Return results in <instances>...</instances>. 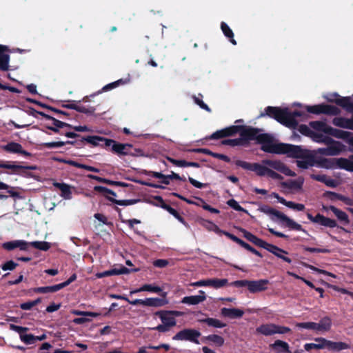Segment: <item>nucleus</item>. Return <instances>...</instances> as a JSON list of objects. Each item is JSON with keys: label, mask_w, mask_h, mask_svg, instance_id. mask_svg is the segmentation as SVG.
<instances>
[{"label": "nucleus", "mask_w": 353, "mask_h": 353, "mask_svg": "<svg viewBox=\"0 0 353 353\" xmlns=\"http://www.w3.org/2000/svg\"><path fill=\"white\" fill-rule=\"evenodd\" d=\"M239 133L241 140H234V145L241 144V141L256 140L261 143V149L267 152L277 154H285L288 157L296 158V165L299 168L308 169L310 167L331 169L332 163L327 159H319L316 151L303 150L300 146L291 144L277 143L269 135L259 134L257 130L250 128H241L232 125L221 130L216 131L211 135V139H219Z\"/></svg>", "instance_id": "nucleus-1"}, {"label": "nucleus", "mask_w": 353, "mask_h": 353, "mask_svg": "<svg viewBox=\"0 0 353 353\" xmlns=\"http://www.w3.org/2000/svg\"><path fill=\"white\" fill-rule=\"evenodd\" d=\"M316 123L327 125L324 121H312L308 125H299L298 131L316 143H323L328 145L325 148H319L318 152L327 156H336L345 150V145L330 138L329 136H332L330 133L320 130V128L316 125Z\"/></svg>", "instance_id": "nucleus-2"}, {"label": "nucleus", "mask_w": 353, "mask_h": 353, "mask_svg": "<svg viewBox=\"0 0 353 353\" xmlns=\"http://www.w3.org/2000/svg\"><path fill=\"white\" fill-rule=\"evenodd\" d=\"M265 111L267 115L275 119L279 123L290 128H294L296 126L297 123L295 117L301 115L299 112H291L288 108L281 109L280 108L268 107Z\"/></svg>", "instance_id": "nucleus-3"}, {"label": "nucleus", "mask_w": 353, "mask_h": 353, "mask_svg": "<svg viewBox=\"0 0 353 353\" xmlns=\"http://www.w3.org/2000/svg\"><path fill=\"white\" fill-rule=\"evenodd\" d=\"M270 169H274L286 176H294L296 174L280 161L265 160L262 164L254 163L253 171L261 176H268Z\"/></svg>", "instance_id": "nucleus-4"}, {"label": "nucleus", "mask_w": 353, "mask_h": 353, "mask_svg": "<svg viewBox=\"0 0 353 353\" xmlns=\"http://www.w3.org/2000/svg\"><path fill=\"white\" fill-rule=\"evenodd\" d=\"M258 210L260 211L261 212H263L268 215L270 217V219L274 221L279 220L281 222L285 223L286 226L289 227L291 229L296 230L298 231H301L303 230L302 226L300 224L297 223L296 222L287 216L283 213L272 208L263 205H261L259 208Z\"/></svg>", "instance_id": "nucleus-5"}, {"label": "nucleus", "mask_w": 353, "mask_h": 353, "mask_svg": "<svg viewBox=\"0 0 353 353\" xmlns=\"http://www.w3.org/2000/svg\"><path fill=\"white\" fill-rule=\"evenodd\" d=\"M320 128V130L329 132L333 137L345 140L352 148H353V133L334 128L329 125L316 123Z\"/></svg>", "instance_id": "nucleus-6"}, {"label": "nucleus", "mask_w": 353, "mask_h": 353, "mask_svg": "<svg viewBox=\"0 0 353 353\" xmlns=\"http://www.w3.org/2000/svg\"><path fill=\"white\" fill-rule=\"evenodd\" d=\"M291 331L290 328L274 323H265L259 326L256 332L265 336H271L275 334H284Z\"/></svg>", "instance_id": "nucleus-7"}, {"label": "nucleus", "mask_w": 353, "mask_h": 353, "mask_svg": "<svg viewBox=\"0 0 353 353\" xmlns=\"http://www.w3.org/2000/svg\"><path fill=\"white\" fill-rule=\"evenodd\" d=\"M201 332L194 329H184L176 334L172 339L175 341H189L196 344H199L198 338Z\"/></svg>", "instance_id": "nucleus-8"}, {"label": "nucleus", "mask_w": 353, "mask_h": 353, "mask_svg": "<svg viewBox=\"0 0 353 353\" xmlns=\"http://www.w3.org/2000/svg\"><path fill=\"white\" fill-rule=\"evenodd\" d=\"M306 110L310 113L316 114H326L335 115L339 113V110L336 107L325 104L307 105L306 106Z\"/></svg>", "instance_id": "nucleus-9"}, {"label": "nucleus", "mask_w": 353, "mask_h": 353, "mask_svg": "<svg viewBox=\"0 0 353 353\" xmlns=\"http://www.w3.org/2000/svg\"><path fill=\"white\" fill-rule=\"evenodd\" d=\"M228 281L226 279H208L192 283L190 285L194 287H212L214 289H219L228 284Z\"/></svg>", "instance_id": "nucleus-10"}, {"label": "nucleus", "mask_w": 353, "mask_h": 353, "mask_svg": "<svg viewBox=\"0 0 353 353\" xmlns=\"http://www.w3.org/2000/svg\"><path fill=\"white\" fill-rule=\"evenodd\" d=\"M304 179L299 177L296 179H290L281 183V187L290 192H299L302 191Z\"/></svg>", "instance_id": "nucleus-11"}, {"label": "nucleus", "mask_w": 353, "mask_h": 353, "mask_svg": "<svg viewBox=\"0 0 353 353\" xmlns=\"http://www.w3.org/2000/svg\"><path fill=\"white\" fill-rule=\"evenodd\" d=\"M305 351L309 352L312 350H323L327 347V339L323 337L314 338L312 343H307L304 345Z\"/></svg>", "instance_id": "nucleus-12"}, {"label": "nucleus", "mask_w": 353, "mask_h": 353, "mask_svg": "<svg viewBox=\"0 0 353 353\" xmlns=\"http://www.w3.org/2000/svg\"><path fill=\"white\" fill-rule=\"evenodd\" d=\"M29 246V242L23 240H14L5 242L2 244V247L7 250H12L15 248H19L20 250L26 251L28 250Z\"/></svg>", "instance_id": "nucleus-13"}, {"label": "nucleus", "mask_w": 353, "mask_h": 353, "mask_svg": "<svg viewBox=\"0 0 353 353\" xmlns=\"http://www.w3.org/2000/svg\"><path fill=\"white\" fill-rule=\"evenodd\" d=\"M262 248L270 252L277 257L283 259L284 261L288 263H290L292 262V260L285 256L288 254V252L275 245L269 244L265 242V245H264Z\"/></svg>", "instance_id": "nucleus-14"}, {"label": "nucleus", "mask_w": 353, "mask_h": 353, "mask_svg": "<svg viewBox=\"0 0 353 353\" xmlns=\"http://www.w3.org/2000/svg\"><path fill=\"white\" fill-rule=\"evenodd\" d=\"M206 299L204 291L200 290L198 295L185 296L182 299L181 303L189 305H195L203 302Z\"/></svg>", "instance_id": "nucleus-15"}, {"label": "nucleus", "mask_w": 353, "mask_h": 353, "mask_svg": "<svg viewBox=\"0 0 353 353\" xmlns=\"http://www.w3.org/2000/svg\"><path fill=\"white\" fill-rule=\"evenodd\" d=\"M332 163V166L334 164L339 168L345 170L349 172H353V155H352L348 159L345 158H339L336 159L331 162ZM334 167H332L333 168Z\"/></svg>", "instance_id": "nucleus-16"}, {"label": "nucleus", "mask_w": 353, "mask_h": 353, "mask_svg": "<svg viewBox=\"0 0 353 353\" xmlns=\"http://www.w3.org/2000/svg\"><path fill=\"white\" fill-rule=\"evenodd\" d=\"M268 284V281L266 279H261L258 281H249L248 288L250 292H259L266 290Z\"/></svg>", "instance_id": "nucleus-17"}, {"label": "nucleus", "mask_w": 353, "mask_h": 353, "mask_svg": "<svg viewBox=\"0 0 353 353\" xmlns=\"http://www.w3.org/2000/svg\"><path fill=\"white\" fill-rule=\"evenodd\" d=\"M105 146L111 147L112 150L118 154H126L125 149L128 147H131V145L119 143L112 139H108L105 140Z\"/></svg>", "instance_id": "nucleus-18"}, {"label": "nucleus", "mask_w": 353, "mask_h": 353, "mask_svg": "<svg viewBox=\"0 0 353 353\" xmlns=\"http://www.w3.org/2000/svg\"><path fill=\"white\" fill-rule=\"evenodd\" d=\"M221 314L224 317H228L230 319H240L243 316L244 311L241 309L235 307H223L221 310Z\"/></svg>", "instance_id": "nucleus-19"}, {"label": "nucleus", "mask_w": 353, "mask_h": 353, "mask_svg": "<svg viewBox=\"0 0 353 353\" xmlns=\"http://www.w3.org/2000/svg\"><path fill=\"white\" fill-rule=\"evenodd\" d=\"M10 56L8 48L0 45V70L6 71L9 69Z\"/></svg>", "instance_id": "nucleus-20"}, {"label": "nucleus", "mask_w": 353, "mask_h": 353, "mask_svg": "<svg viewBox=\"0 0 353 353\" xmlns=\"http://www.w3.org/2000/svg\"><path fill=\"white\" fill-rule=\"evenodd\" d=\"M54 185L61 191V196L65 200H70L72 198L73 187L64 183H54Z\"/></svg>", "instance_id": "nucleus-21"}, {"label": "nucleus", "mask_w": 353, "mask_h": 353, "mask_svg": "<svg viewBox=\"0 0 353 353\" xmlns=\"http://www.w3.org/2000/svg\"><path fill=\"white\" fill-rule=\"evenodd\" d=\"M94 190L97 191V192L103 193L110 201H112L114 202L115 203L119 204L120 205H125V204L130 203L129 201H126L114 200L110 196H116L115 192H113L112 190H110V189H108L105 187L95 186L94 188Z\"/></svg>", "instance_id": "nucleus-22"}, {"label": "nucleus", "mask_w": 353, "mask_h": 353, "mask_svg": "<svg viewBox=\"0 0 353 353\" xmlns=\"http://www.w3.org/2000/svg\"><path fill=\"white\" fill-rule=\"evenodd\" d=\"M161 319V322L168 327H172L176 325V319L170 312H158L155 314Z\"/></svg>", "instance_id": "nucleus-23"}, {"label": "nucleus", "mask_w": 353, "mask_h": 353, "mask_svg": "<svg viewBox=\"0 0 353 353\" xmlns=\"http://www.w3.org/2000/svg\"><path fill=\"white\" fill-rule=\"evenodd\" d=\"M332 322L330 317L322 318L319 323H316V333L328 332L332 327Z\"/></svg>", "instance_id": "nucleus-24"}, {"label": "nucleus", "mask_w": 353, "mask_h": 353, "mask_svg": "<svg viewBox=\"0 0 353 353\" xmlns=\"http://www.w3.org/2000/svg\"><path fill=\"white\" fill-rule=\"evenodd\" d=\"M3 150L10 153H19L25 156H29L30 154L25 151L21 145L15 142L8 143L7 145L2 146Z\"/></svg>", "instance_id": "nucleus-25"}, {"label": "nucleus", "mask_w": 353, "mask_h": 353, "mask_svg": "<svg viewBox=\"0 0 353 353\" xmlns=\"http://www.w3.org/2000/svg\"><path fill=\"white\" fill-rule=\"evenodd\" d=\"M325 196L332 201L340 200L347 205H353V199H350V197L333 192H327L325 193Z\"/></svg>", "instance_id": "nucleus-26"}, {"label": "nucleus", "mask_w": 353, "mask_h": 353, "mask_svg": "<svg viewBox=\"0 0 353 353\" xmlns=\"http://www.w3.org/2000/svg\"><path fill=\"white\" fill-rule=\"evenodd\" d=\"M350 348V345L342 341H332L327 339L326 349L332 351L339 352Z\"/></svg>", "instance_id": "nucleus-27"}, {"label": "nucleus", "mask_w": 353, "mask_h": 353, "mask_svg": "<svg viewBox=\"0 0 353 353\" xmlns=\"http://www.w3.org/2000/svg\"><path fill=\"white\" fill-rule=\"evenodd\" d=\"M168 303V301L159 298H146L144 299L143 306L148 307H161Z\"/></svg>", "instance_id": "nucleus-28"}, {"label": "nucleus", "mask_w": 353, "mask_h": 353, "mask_svg": "<svg viewBox=\"0 0 353 353\" xmlns=\"http://www.w3.org/2000/svg\"><path fill=\"white\" fill-rule=\"evenodd\" d=\"M316 223L329 228H335L336 226V222L334 220L327 218L320 214L316 215Z\"/></svg>", "instance_id": "nucleus-29"}, {"label": "nucleus", "mask_w": 353, "mask_h": 353, "mask_svg": "<svg viewBox=\"0 0 353 353\" xmlns=\"http://www.w3.org/2000/svg\"><path fill=\"white\" fill-rule=\"evenodd\" d=\"M241 232L243 233V236L245 238H246L248 241L252 242L255 245H258L259 247H261V248L264 245H265V241L259 239L258 237H256V236H254L252 233L246 231L245 230L241 229Z\"/></svg>", "instance_id": "nucleus-30"}, {"label": "nucleus", "mask_w": 353, "mask_h": 353, "mask_svg": "<svg viewBox=\"0 0 353 353\" xmlns=\"http://www.w3.org/2000/svg\"><path fill=\"white\" fill-rule=\"evenodd\" d=\"M129 82H130V79L117 80L114 82L110 83L107 84L106 85L103 86L102 90L98 92V94H101L103 92H107L108 90H112V89L118 87L120 85L126 84Z\"/></svg>", "instance_id": "nucleus-31"}, {"label": "nucleus", "mask_w": 353, "mask_h": 353, "mask_svg": "<svg viewBox=\"0 0 353 353\" xmlns=\"http://www.w3.org/2000/svg\"><path fill=\"white\" fill-rule=\"evenodd\" d=\"M330 210L334 213V214L337 217V219L339 221L347 224L349 223L350 221L348 219V216L345 212L336 208L333 205H330Z\"/></svg>", "instance_id": "nucleus-32"}, {"label": "nucleus", "mask_w": 353, "mask_h": 353, "mask_svg": "<svg viewBox=\"0 0 353 353\" xmlns=\"http://www.w3.org/2000/svg\"><path fill=\"white\" fill-rule=\"evenodd\" d=\"M139 269L130 270L124 266H119V268H114L109 270L110 276L128 274L132 272H138Z\"/></svg>", "instance_id": "nucleus-33"}, {"label": "nucleus", "mask_w": 353, "mask_h": 353, "mask_svg": "<svg viewBox=\"0 0 353 353\" xmlns=\"http://www.w3.org/2000/svg\"><path fill=\"white\" fill-rule=\"evenodd\" d=\"M201 322L205 323L209 326L216 327V328H223L226 326V324L223 323L221 321L214 319V318H207L200 321Z\"/></svg>", "instance_id": "nucleus-34"}, {"label": "nucleus", "mask_w": 353, "mask_h": 353, "mask_svg": "<svg viewBox=\"0 0 353 353\" xmlns=\"http://www.w3.org/2000/svg\"><path fill=\"white\" fill-rule=\"evenodd\" d=\"M272 346L278 352H290L289 345L285 341L276 340Z\"/></svg>", "instance_id": "nucleus-35"}, {"label": "nucleus", "mask_w": 353, "mask_h": 353, "mask_svg": "<svg viewBox=\"0 0 353 353\" xmlns=\"http://www.w3.org/2000/svg\"><path fill=\"white\" fill-rule=\"evenodd\" d=\"M295 326L299 329L312 330L316 333V323L315 322L307 321L296 323Z\"/></svg>", "instance_id": "nucleus-36"}, {"label": "nucleus", "mask_w": 353, "mask_h": 353, "mask_svg": "<svg viewBox=\"0 0 353 353\" xmlns=\"http://www.w3.org/2000/svg\"><path fill=\"white\" fill-rule=\"evenodd\" d=\"M221 28L225 36L230 39V42L233 45H236V42L234 39V33L230 28L225 23L222 22L221 24Z\"/></svg>", "instance_id": "nucleus-37"}, {"label": "nucleus", "mask_w": 353, "mask_h": 353, "mask_svg": "<svg viewBox=\"0 0 353 353\" xmlns=\"http://www.w3.org/2000/svg\"><path fill=\"white\" fill-rule=\"evenodd\" d=\"M204 340L210 341L216 346H221L224 343V339L221 336L211 334L205 337Z\"/></svg>", "instance_id": "nucleus-38"}, {"label": "nucleus", "mask_w": 353, "mask_h": 353, "mask_svg": "<svg viewBox=\"0 0 353 353\" xmlns=\"http://www.w3.org/2000/svg\"><path fill=\"white\" fill-rule=\"evenodd\" d=\"M85 141L93 145H100L101 142H103L105 145V140H108V139H105L101 137L98 136H88L85 137Z\"/></svg>", "instance_id": "nucleus-39"}, {"label": "nucleus", "mask_w": 353, "mask_h": 353, "mask_svg": "<svg viewBox=\"0 0 353 353\" xmlns=\"http://www.w3.org/2000/svg\"><path fill=\"white\" fill-rule=\"evenodd\" d=\"M29 243L34 248L43 251H46L50 248V243L46 241H32Z\"/></svg>", "instance_id": "nucleus-40"}, {"label": "nucleus", "mask_w": 353, "mask_h": 353, "mask_svg": "<svg viewBox=\"0 0 353 353\" xmlns=\"http://www.w3.org/2000/svg\"><path fill=\"white\" fill-rule=\"evenodd\" d=\"M1 168H6L12 170L14 172L22 169L23 167L15 164L14 162H1Z\"/></svg>", "instance_id": "nucleus-41"}, {"label": "nucleus", "mask_w": 353, "mask_h": 353, "mask_svg": "<svg viewBox=\"0 0 353 353\" xmlns=\"http://www.w3.org/2000/svg\"><path fill=\"white\" fill-rule=\"evenodd\" d=\"M283 205L289 208H291L296 211H303L305 209V205L303 204L296 203L294 202L288 201L286 200L283 203Z\"/></svg>", "instance_id": "nucleus-42"}, {"label": "nucleus", "mask_w": 353, "mask_h": 353, "mask_svg": "<svg viewBox=\"0 0 353 353\" xmlns=\"http://www.w3.org/2000/svg\"><path fill=\"white\" fill-rule=\"evenodd\" d=\"M142 290H143V292H151L155 293H160L162 292V288L154 284H145L142 285Z\"/></svg>", "instance_id": "nucleus-43"}, {"label": "nucleus", "mask_w": 353, "mask_h": 353, "mask_svg": "<svg viewBox=\"0 0 353 353\" xmlns=\"http://www.w3.org/2000/svg\"><path fill=\"white\" fill-rule=\"evenodd\" d=\"M72 313L74 315L90 316V317H97V316H100V314L97 313V312H84V311H80V310H73L72 312Z\"/></svg>", "instance_id": "nucleus-44"}, {"label": "nucleus", "mask_w": 353, "mask_h": 353, "mask_svg": "<svg viewBox=\"0 0 353 353\" xmlns=\"http://www.w3.org/2000/svg\"><path fill=\"white\" fill-rule=\"evenodd\" d=\"M54 127H49V129L53 130L55 132H57L59 131V128H63L65 126H68V125L64 122H62L61 121L57 120L55 119H52Z\"/></svg>", "instance_id": "nucleus-45"}, {"label": "nucleus", "mask_w": 353, "mask_h": 353, "mask_svg": "<svg viewBox=\"0 0 353 353\" xmlns=\"http://www.w3.org/2000/svg\"><path fill=\"white\" fill-rule=\"evenodd\" d=\"M41 302L40 299H37V300L28 301L26 303H23L21 304V308L25 310H30L32 307H33L37 304Z\"/></svg>", "instance_id": "nucleus-46"}, {"label": "nucleus", "mask_w": 353, "mask_h": 353, "mask_svg": "<svg viewBox=\"0 0 353 353\" xmlns=\"http://www.w3.org/2000/svg\"><path fill=\"white\" fill-rule=\"evenodd\" d=\"M20 339L26 344H32L36 341V336L26 333L22 335Z\"/></svg>", "instance_id": "nucleus-47"}, {"label": "nucleus", "mask_w": 353, "mask_h": 353, "mask_svg": "<svg viewBox=\"0 0 353 353\" xmlns=\"http://www.w3.org/2000/svg\"><path fill=\"white\" fill-rule=\"evenodd\" d=\"M10 329L17 333H19L20 338L22 335L26 333L28 330V327H21L16 325H10Z\"/></svg>", "instance_id": "nucleus-48"}, {"label": "nucleus", "mask_w": 353, "mask_h": 353, "mask_svg": "<svg viewBox=\"0 0 353 353\" xmlns=\"http://www.w3.org/2000/svg\"><path fill=\"white\" fill-rule=\"evenodd\" d=\"M228 205L237 211H243L245 212H247L245 210H244L239 203L237 201H236L234 199H230L227 202Z\"/></svg>", "instance_id": "nucleus-49"}, {"label": "nucleus", "mask_w": 353, "mask_h": 353, "mask_svg": "<svg viewBox=\"0 0 353 353\" xmlns=\"http://www.w3.org/2000/svg\"><path fill=\"white\" fill-rule=\"evenodd\" d=\"M167 159L172 163V164L175 165L178 167H188V162L184 161V160H176L174 159H172L171 157H167Z\"/></svg>", "instance_id": "nucleus-50"}, {"label": "nucleus", "mask_w": 353, "mask_h": 353, "mask_svg": "<svg viewBox=\"0 0 353 353\" xmlns=\"http://www.w3.org/2000/svg\"><path fill=\"white\" fill-rule=\"evenodd\" d=\"M236 165L243 169L253 171L254 163H250L243 161H236Z\"/></svg>", "instance_id": "nucleus-51"}, {"label": "nucleus", "mask_w": 353, "mask_h": 353, "mask_svg": "<svg viewBox=\"0 0 353 353\" xmlns=\"http://www.w3.org/2000/svg\"><path fill=\"white\" fill-rule=\"evenodd\" d=\"M305 266L308 268H310V270L314 271V272H319V273H321V274H326V275H328V276H330L333 278H336V276L334 274H333L332 273H330L329 272H327L325 270H321V269H319V268H316V267L313 266V265H305Z\"/></svg>", "instance_id": "nucleus-52"}, {"label": "nucleus", "mask_w": 353, "mask_h": 353, "mask_svg": "<svg viewBox=\"0 0 353 353\" xmlns=\"http://www.w3.org/2000/svg\"><path fill=\"white\" fill-rule=\"evenodd\" d=\"M17 266V263H14L13 261H9L5 263L2 265V270L4 271L7 270H14Z\"/></svg>", "instance_id": "nucleus-53"}, {"label": "nucleus", "mask_w": 353, "mask_h": 353, "mask_svg": "<svg viewBox=\"0 0 353 353\" xmlns=\"http://www.w3.org/2000/svg\"><path fill=\"white\" fill-rule=\"evenodd\" d=\"M199 201H200V203H202V208L206 210H208L209 212H212V213H219V210L216 209V208H212L210 205H208L207 203H205L204 202L203 200L202 199H199Z\"/></svg>", "instance_id": "nucleus-54"}, {"label": "nucleus", "mask_w": 353, "mask_h": 353, "mask_svg": "<svg viewBox=\"0 0 353 353\" xmlns=\"http://www.w3.org/2000/svg\"><path fill=\"white\" fill-rule=\"evenodd\" d=\"M65 144L63 141H55V142H48L44 143V145L48 148H59L63 146Z\"/></svg>", "instance_id": "nucleus-55"}, {"label": "nucleus", "mask_w": 353, "mask_h": 353, "mask_svg": "<svg viewBox=\"0 0 353 353\" xmlns=\"http://www.w3.org/2000/svg\"><path fill=\"white\" fill-rule=\"evenodd\" d=\"M206 227L209 230L214 231L216 234H219L223 232V230H221L216 224L212 222L209 221L208 225Z\"/></svg>", "instance_id": "nucleus-56"}, {"label": "nucleus", "mask_w": 353, "mask_h": 353, "mask_svg": "<svg viewBox=\"0 0 353 353\" xmlns=\"http://www.w3.org/2000/svg\"><path fill=\"white\" fill-rule=\"evenodd\" d=\"M324 183L331 188H336L338 185V183L333 179L327 176Z\"/></svg>", "instance_id": "nucleus-57"}, {"label": "nucleus", "mask_w": 353, "mask_h": 353, "mask_svg": "<svg viewBox=\"0 0 353 353\" xmlns=\"http://www.w3.org/2000/svg\"><path fill=\"white\" fill-rule=\"evenodd\" d=\"M274 170H274V169H270V172H269V173L268 174V176L270 177V178H272L273 179H276V180L282 179L283 177L281 176V175H280L279 174L276 172Z\"/></svg>", "instance_id": "nucleus-58"}, {"label": "nucleus", "mask_w": 353, "mask_h": 353, "mask_svg": "<svg viewBox=\"0 0 353 353\" xmlns=\"http://www.w3.org/2000/svg\"><path fill=\"white\" fill-rule=\"evenodd\" d=\"M194 99L195 103L198 105H199L202 109H204V110H207L208 112H210V109L209 108V107L206 104H205L202 100H201L198 97H194Z\"/></svg>", "instance_id": "nucleus-59"}, {"label": "nucleus", "mask_w": 353, "mask_h": 353, "mask_svg": "<svg viewBox=\"0 0 353 353\" xmlns=\"http://www.w3.org/2000/svg\"><path fill=\"white\" fill-rule=\"evenodd\" d=\"M310 177L316 181H320V182H322L324 183L327 176L325 174H310Z\"/></svg>", "instance_id": "nucleus-60"}, {"label": "nucleus", "mask_w": 353, "mask_h": 353, "mask_svg": "<svg viewBox=\"0 0 353 353\" xmlns=\"http://www.w3.org/2000/svg\"><path fill=\"white\" fill-rule=\"evenodd\" d=\"M188 180L192 185H194V187H196L197 188H203L205 185V184L196 181V179H194L192 177H189Z\"/></svg>", "instance_id": "nucleus-61"}, {"label": "nucleus", "mask_w": 353, "mask_h": 353, "mask_svg": "<svg viewBox=\"0 0 353 353\" xmlns=\"http://www.w3.org/2000/svg\"><path fill=\"white\" fill-rule=\"evenodd\" d=\"M153 264L154 266L158 268H164L168 264V262L164 259H159L154 261Z\"/></svg>", "instance_id": "nucleus-62"}, {"label": "nucleus", "mask_w": 353, "mask_h": 353, "mask_svg": "<svg viewBox=\"0 0 353 353\" xmlns=\"http://www.w3.org/2000/svg\"><path fill=\"white\" fill-rule=\"evenodd\" d=\"M163 208L175 218L179 215L177 211L169 205H165Z\"/></svg>", "instance_id": "nucleus-63"}, {"label": "nucleus", "mask_w": 353, "mask_h": 353, "mask_svg": "<svg viewBox=\"0 0 353 353\" xmlns=\"http://www.w3.org/2000/svg\"><path fill=\"white\" fill-rule=\"evenodd\" d=\"M59 307H60L59 304L52 303L47 307L46 311L48 312H53L58 310L59 309Z\"/></svg>", "instance_id": "nucleus-64"}]
</instances>
